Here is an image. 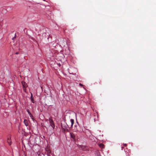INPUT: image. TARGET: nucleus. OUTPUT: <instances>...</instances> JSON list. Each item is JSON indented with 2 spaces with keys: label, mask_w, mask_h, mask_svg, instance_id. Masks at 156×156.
Returning <instances> with one entry per match:
<instances>
[{
  "label": "nucleus",
  "mask_w": 156,
  "mask_h": 156,
  "mask_svg": "<svg viewBox=\"0 0 156 156\" xmlns=\"http://www.w3.org/2000/svg\"><path fill=\"white\" fill-rule=\"evenodd\" d=\"M69 73L70 74L73 75L76 74V69L74 68H71L70 69H68Z\"/></svg>",
  "instance_id": "nucleus-1"
},
{
  "label": "nucleus",
  "mask_w": 156,
  "mask_h": 156,
  "mask_svg": "<svg viewBox=\"0 0 156 156\" xmlns=\"http://www.w3.org/2000/svg\"><path fill=\"white\" fill-rule=\"evenodd\" d=\"M80 127L79 126L78 124L77 125H75L74 126V129L75 131H79L80 132H81L82 131V130H81L80 129H79Z\"/></svg>",
  "instance_id": "nucleus-2"
},
{
  "label": "nucleus",
  "mask_w": 156,
  "mask_h": 156,
  "mask_svg": "<svg viewBox=\"0 0 156 156\" xmlns=\"http://www.w3.org/2000/svg\"><path fill=\"white\" fill-rule=\"evenodd\" d=\"M21 83L23 87L24 91L26 92V88L27 87V83L24 81H22Z\"/></svg>",
  "instance_id": "nucleus-3"
},
{
  "label": "nucleus",
  "mask_w": 156,
  "mask_h": 156,
  "mask_svg": "<svg viewBox=\"0 0 156 156\" xmlns=\"http://www.w3.org/2000/svg\"><path fill=\"white\" fill-rule=\"evenodd\" d=\"M85 132L87 136H90L92 135L90 131L88 129H86L85 130Z\"/></svg>",
  "instance_id": "nucleus-4"
},
{
  "label": "nucleus",
  "mask_w": 156,
  "mask_h": 156,
  "mask_svg": "<svg viewBox=\"0 0 156 156\" xmlns=\"http://www.w3.org/2000/svg\"><path fill=\"white\" fill-rule=\"evenodd\" d=\"M49 121L50 123V125L53 128L55 127V125L54 123V122L51 119H49Z\"/></svg>",
  "instance_id": "nucleus-5"
},
{
  "label": "nucleus",
  "mask_w": 156,
  "mask_h": 156,
  "mask_svg": "<svg viewBox=\"0 0 156 156\" xmlns=\"http://www.w3.org/2000/svg\"><path fill=\"white\" fill-rule=\"evenodd\" d=\"M27 112H28V114L30 115V118L33 117V116L31 114V113L29 112V110L28 109H27L26 110Z\"/></svg>",
  "instance_id": "nucleus-6"
},
{
  "label": "nucleus",
  "mask_w": 156,
  "mask_h": 156,
  "mask_svg": "<svg viewBox=\"0 0 156 156\" xmlns=\"http://www.w3.org/2000/svg\"><path fill=\"white\" fill-rule=\"evenodd\" d=\"M24 123L26 126H27L28 125V123L27 119H24Z\"/></svg>",
  "instance_id": "nucleus-7"
},
{
  "label": "nucleus",
  "mask_w": 156,
  "mask_h": 156,
  "mask_svg": "<svg viewBox=\"0 0 156 156\" xmlns=\"http://www.w3.org/2000/svg\"><path fill=\"white\" fill-rule=\"evenodd\" d=\"M45 36L46 37H47V38L48 39L49 38V34L48 32L45 33Z\"/></svg>",
  "instance_id": "nucleus-8"
},
{
  "label": "nucleus",
  "mask_w": 156,
  "mask_h": 156,
  "mask_svg": "<svg viewBox=\"0 0 156 156\" xmlns=\"http://www.w3.org/2000/svg\"><path fill=\"white\" fill-rule=\"evenodd\" d=\"M37 154L38 156H44V155L43 154L39 152H37Z\"/></svg>",
  "instance_id": "nucleus-9"
},
{
  "label": "nucleus",
  "mask_w": 156,
  "mask_h": 156,
  "mask_svg": "<svg viewBox=\"0 0 156 156\" xmlns=\"http://www.w3.org/2000/svg\"><path fill=\"white\" fill-rule=\"evenodd\" d=\"M70 121L71 122V127H72L73 126V125L74 122V120L73 119H71L70 120Z\"/></svg>",
  "instance_id": "nucleus-10"
},
{
  "label": "nucleus",
  "mask_w": 156,
  "mask_h": 156,
  "mask_svg": "<svg viewBox=\"0 0 156 156\" xmlns=\"http://www.w3.org/2000/svg\"><path fill=\"white\" fill-rule=\"evenodd\" d=\"M7 142H8L9 145H10L11 144V141L10 139L8 138Z\"/></svg>",
  "instance_id": "nucleus-11"
},
{
  "label": "nucleus",
  "mask_w": 156,
  "mask_h": 156,
  "mask_svg": "<svg viewBox=\"0 0 156 156\" xmlns=\"http://www.w3.org/2000/svg\"><path fill=\"white\" fill-rule=\"evenodd\" d=\"M70 134L71 137L73 139H74L75 137V135L74 134Z\"/></svg>",
  "instance_id": "nucleus-12"
},
{
  "label": "nucleus",
  "mask_w": 156,
  "mask_h": 156,
  "mask_svg": "<svg viewBox=\"0 0 156 156\" xmlns=\"http://www.w3.org/2000/svg\"><path fill=\"white\" fill-rule=\"evenodd\" d=\"M30 99H31V102L33 103H34V100L33 98H30Z\"/></svg>",
  "instance_id": "nucleus-13"
},
{
  "label": "nucleus",
  "mask_w": 156,
  "mask_h": 156,
  "mask_svg": "<svg viewBox=\"0 0 156 156\" xmlns=\"http://www.w3.org/2000/svg\"><path fill=\"white\" fill-rule=\"evenodd\" d=\"M33 97L32 94L31 93V97H30V98H32Z\"/></svg>",
  "instance_id": "nucleus-14"
},
{
  "label": "nucleus",
  "mask_w": 156,
  "mask_h": 156,
  "mask_svg": "<svg viewBox=\"0 0 156 156\" xmlns=\"http://www.w3.org/2000/svg\"><path fill=\"white\" fill-rule=\"evenodd\" d=\"M103 144H100V147H103Z\"/></svg>",
  "instance_id": "nucleus-15"
},
{
  "label": "nucleus",
  "mask_w": 156,
  "mask_h": 156,
  "mask_svg": "<svg viewBox=\"0 0 156 156\" xmlns=\"http://www.w3.org/2000/svg\"><path fill=\"white\" fill-rule=\"evenodd\" d=\"M79 85L80 86H83V85L81 83H79Z\"/></svg>",
  "instance_id": "nucleus-16"
},
{
  "label": "nucleus",
  "mask_w": 156,
  "mask_h": 156,
  "mask_svg": "<svg viewBox=\"0 0 156 156\" xmlns=\"http://www.w3.org/2000/svg\"><path fill=\"white\" fill-rule=\"evenodd\" d=\"M123 145L125 147H126L127 146V144H124Z\"/></svg>",
  "instance_id": "nucleus-17"
},
{
  "label": "nucleus",
  "mask_w": 156,
  "mask_h": 156,
  "mask_svg": "<svg viewBox=\"0 0 156 156\" xmlns=\"http://www.w3.org/2000/svg\"><path fill=\"white\" fill-rule=\"evenodd\" d=\"M58 66H61V64H60V63H58Z\"/></svg>",
  "instance_id": "nucleus-18"
},
{
  "label": "nucleus",
  "mask_w": 156,
  "mask_h": 156,
  "mask_svg": "<svg viewBox=\"0 0 156 156\" xmlns=\"http://www.w3.org/2000/svg\"><path fill=\"white\" fill-rule=\"evenodd\" d=\"M19 54V52H16L15 53V54H16V55H18Z\"/></svg>",
  "instance_id": "nucleus-19"
},
{
  "label": "nucleus",
  "mask_w": 156,
  "mask_h": 156,
  "mask_svg": "<svg viewBox=\"0 0 156 156\" xmlns=\"http://www.w3.org/2000/svg\"><path fill=\"white\" fill-rule=\"evenodd\" d=\"M31 118L33 120H34V119L33 117Z\"/></svg>",
  "instance_id": "nucleus-20"
},
{
  "label": "nucleus",
  "mask_w": 156,
  "mask_h": 156,
  "mask_svg": "<svg viewBox=\"0 0 156 156\" xmlns=\"http://www.w3.org/2000/svg\"><path fill=\"white\" fill-rule=\"evenodd\" d=\"M31 118L33 120H34V119L33 117Z\"/></svg>",
  "instance_id": "nucleus-21"
},
{
  "label": "nucleus",
  "mask_w": 156,
  "mask_h": 156,
  "mask_svg": "<svg viewBox=\"0 0 156 156\" xmlns=\"http://www.w3.org/2000/svg\"><path fill=\"white\" fill-rule=\"evenodd\" d=\"M68 125H67L66 126H65V127L66 128H67V127H68Z\"/></svg>",
  "instance_id": "nucleus-22"
},
{
  "label": "nucleus",
  "mask_w": 156,
  "mask_h": 156,
  "mask_svg": "<svg viewBox=\"0 0 156 156\" xmlns=\"http://www.w3.org/2000/svg\"><path fill=\"white\" fill-rule=\"evenodd\" d=\"M16 34H15V36H14V38L16 37Z\"/></svg>",
  "instance_id": "nucleus-23"
},
{
  "label": "nucleus",
  "mask_w": 156,
  "mask_h": 156,
  "mask_svg": "<svg viewBox=\"0 0 156 156\" xmlns=\"http://www.w3.org/2000/svg\"><path fill=\"white\" fill-rule=\"evenodd\" d=\"M14 38H15L14 37H13L12 38V40H14Z\"/></svg>",
  "instance_id": "nucleus-24"
},
{
  "label": "nucleus",
  "mask_w": 156,
  "mask_h": 156,
  "mask_svg": "<svg viewBox=\"0 0 156 156\" xmlns=\"http://www.w3.org/2000/svg\"><path fill=\"white\" fill-rule=\"evenodd\" d=\"M121 147V150H122L123 148V147L122 146V147Z\"/></svg>",
  "instance_id": "nucleus-25"
},
{
  "label": "nucleus",
  "mask_w": 156,
  "mask_h": 156,
  "mask_svg": "<svg viewBox=\"0 0 156 156\" xmlns=\"http://www.w3.org/2000/svg\"><path fill=\"white\" fill-rule=\"evenodd\" d=\"M43 0L44 1H45V0Z\"/></svg>",
  "instance_id": "nucleus-26"
}]
</instances>
